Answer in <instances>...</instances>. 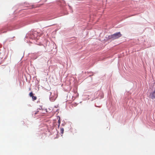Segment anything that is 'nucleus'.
Instances as JSON below:
<instances>
[{"label": "nucleus", "instance_id": "nucleus-11", "mask_svg": "<svg viewBox=\"0 0 155 155\" xmlns=\"http://www.w3.org/2000/svg\"><path fill=\"white\" fill-rule=\"evenodd\" d=\"M60 126V124H58V127H59V126Z\"/></svg>", "mask_w": 155, "mask_h": 155}, {"label": "nucleus", "instance_id": "nucleus-4", "mask_svg": "<svg viewBox=\"0 0 155 155\" xmlns=\"http://www.w3.org/2000/svg\"><path fill=\"white\" fill-rule=\"evenodd\" d=\"M33 95V93H32V92H31L30 93V94H29V96L30 97H31L32 98L34 96V95Z\"/></svg>", "mask_w": 155, "mask_h": 155}, {"label": "nucleus", "instance_id": "nucleus-1", "mask_svg": "<svg viewBox=\"0 0 155 155\" xmlns=\"http://www.w3.org/2000/svg\"><path fill=\"white\" fill-rule=\"evenodd\" d=\"M122 35L120 33V32H118L111 35L110 36H109V38L112 39V40H114L120 37Z\"/></svg>", "mask_w": 155, "mask_h": 155}, {"label": "nucleus", "instance_id": "nucleus-7", "mask_svg": "<svg viewBox=\"0 0 155 155\" xmlns=\"http://www.w3.org/2000/svg\"><path fill=\"white\" fill-rule=\"evenodd\" d=\"M32 98L33 100L35 101L37 99V97L36 96H34Z\"/></svg>", "mask_w": 155, "mask_h": 155}, {"label": "nucleus", "instance_id": "nucleus-2", "mask_svg": "<svg viewBox=\"0 0 155 155\" xmlns=\"http://www.w3.org/2000/svg\"><path fill=\"white\" fill-rule=\"evenodd\" d=\"M47 112L46 109H45L44 107L43 108L42 106H39V113H40L41 115L44 116V115H42V114H45Z\"/></svg>", "mask_w": 155, "mask_h": 155}, {"label": "nucleus", "instance_id": "nucleus-5", "mask_svg": "<svg viewBox=\"0 0 155 155\" xmlns=\"http://www.w3.org/2000/svg\"><path fill=\"white\" fill-rule=\"evenodd\" d=\"M33 95V93H32V92H31L30 93V94H29V96L30 97H31L32 98L34 96V95Z\"/></svg>", "mask_w": 155, "mask_h": 155}, {"label": "nucleus", "instance_id": "nucleus-3", "mask_svg": "<svg viewBox=\"0 0 155 155\" xmlns=\"http://www.w3.org/2000/svg\"><path fill=\"white\" fill-rule=\"evenodd\" d=\"M34 36L36 39H38V33L37 32H34Z\"/></svg>", "mask_w": 155, "mask_h": 155}, {"label": "nucleus", "instance_id": "nucleus-12", "mask_svg": "<svg viewBox=\"0 0 155 155\" xmlns=\"http://www.w3.org/2000/svg\"><path fill=\"white\" fill-rule=\"evenodd\" d=\"M43 1H47V0H43Z\"/></svg>", "mask_w": 155, "mask_h": 155}, {"label": "nucleus", "instance_id": "nucleus-10", "mask_svg": "<svg viewBox=\"0 0 155 155\" xmlns=\"http://www.w3.org/2000/svg\"><path fill=\"white\" fill-rule=\"evenodd\" d=\"M58 124H60V123H61V121L60 120V118L59 117V119L58 120Z\"/></svg>", "mask_w": 155, "mask_h": 155}, {"label": "nucleus", "instance_id": "nucleus-6", "mask_svg": "<svg viewBox=\"0 0 155 155\" xmlns=\"http://www.w3.org/2000/svg\"><path fill=\"white\" fill-rule=\"evenodd\" d=\"M33 95V93H32V92H31L30 93V94H29V96L30 97H31L32 98L34 96V95Z\"/></svg>", "mask_w": 155, "mask_h": 155}, {"label": "nucleus", "instance_id": "nucleus-8", "mask_svg": "<svg viewBox=\"0 0 155 155\" xmlns=\"http://www.w3.org/2000/svg\"><path fill=\"white\" fill-rule=\"evenodd\" d=\"M64 129L63 128H61V132L62 134H63L64 133Z\"/></svg>", "mask_w": 155, "mask_h": 155}, {"label": "nucleus", "instance_id": "nucleus-9", "mask_svg": "<svg viewBox=\"0 0 155 155\" xmlns=\"http://www.w3.org/2000/svg\"><path fill=\"white\" fill-rule=\"evenodd\" d=\"M38 111H37V112H35V113H34V114H33V116H35L36 114H38Z\"/></svg>", "mask_w": 155, "mask_h": 155}]
</instances>
